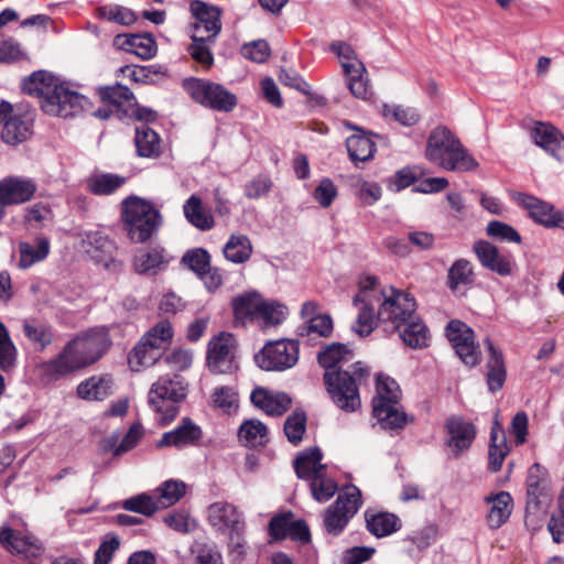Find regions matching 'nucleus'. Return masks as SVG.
<instances>
[{"label":"nucleus","mask_w":564,"mask_h":564,"mask_svg":"<svg viewBox=\"0 0 564 564\" xmlns=\"http://www.w3.org/2000/svg\"><path fill=\"white\" fill-rule=\"evenodd\" d=\"M358 285L354 297L359 311L355 332L360 336H368L378 322L397 329L416 314V302L411 294L392 286L380 288L376 276L365 275Z\"/></svg>","instance_id":"f257e3e1"},{"label":"nucleus","mask_w":564,"mask_h":564,"mask_svg":"<svg viewBox=\"0 0 564 564\" xmlns=\"http://www.w3.org/2000/svg\"><path fill=\"white\" fill-rule=\"evenodd\" d=\"M522 206L529 212L534 221L549 227L564 229V214L555 210L553 206L533 196H522Z\"/></svg>","instance_id":"b1692460"},{"label":"nucleus","mask_w":564,"mask_h":564,"mask_svg":"<svg viewBox=\"0 0 564 564\" xmlns=\"http://www.w3.org/2000/svg\"><path fill=\"white\" fill-rule=\"evenodd\" d=\"M306 430V416L304 412L294 411L284 423V433L288 440L297 445Z\"/></svg>","instance_id":"e2e57ef3"},{"label":"nucleus","mask_w":564,"mask_h":564,"mask_svg":"<svg viewBox=\"0 0 564 564\" xmlns=\"http://www.w3.org/2000/svg\"><path fill=\"white\" fill-rule=\"evenodd\" d=\"M289 311L284 304L275 301H267L262 297L258 319L261 327L280 325L288 316Z\"/></svg>","instance_id":"09e8293b"},{"label":"nucleus","mask_w":564,"mask_h":564,"mask_svg":"<svg viewBox=\"0 0 564 564\" xmlns=\"http://www.w3.org/2000/svg\"><path fill=\"white\" fill-rule=\"evenodd\" d=\"M239 438L248 446H261L268 441V429L259 420L245 421L239 429Z\"/></svg>","instance_id":"8fccbe9b"},{"label":"nucleus","mask_w":564,"mask_h":564,"mask_svg":"<svg viewBox=\"0 0 564 564\" xmlns=\"http://www.w3.org/2000/svg\"><path fill=\"white\" fill-rule=\"evenodd\" d=\"M187 387L176 375H165L152 383L148 402L161 424L173 421L178 413V403L185 399Z\"/></svg>","instance_id":"423d86ee"},{"label":"nucleus","mask_w":564,"mask_h":564,"mask_svg":"<svg viewBox=\"0 0 564 564\" xmlns=\"http://www.w3.org/2000/svg\"><path fill=\"white\" fill-rule=\"evenodd\" d=\"M126 183V178L110 173L94 174L87 181V187L96 195H110Z\"/></svg>","instance_id":"de8ad7c7"},{"label":"nucleus","mask_w":564,"mask_h":564,"mask_svg":"<svg viewBox=\"0 0 564 564\" xmlns=\"http://www.w3.org/2000/svg\"><path fill=\"white\" fill-rule=\"evenodd\" d=\"M113 44L119 50L135 54L142 59H149L156 53L155 42L148 34H119L115 37Z\"/></svg>","instance_id":"7c9ffc66"},{"label":"nucleus","mask_w":564,"mask_h":564,"mask_svg":"<svg viewBox=\"0 0 564 564\" xmlns=\"http://www.w3.org/2000/svg\"><path fill=\"white\" fill-rule=\"evenodd\" d=\"M191 11L196 21L193 24L192 40H213L219 33L221 26L220 12L216 7L195 0L191 3Z\"/></svg>","instance_id":"dca6fc26"},{"label":"nucleus","mask_w":564,"mask_h":564,"mask_svg":"<svg viewBox=\"0 0 564 564\" xmlns=\"http://www.w3.org/2000/svg\"><path fill=\"white\" fill-rule=\"evenodd\" d=\"M210 403L224 413L235 412L239 408V393L235 387L217 386L210 393Z\"/></svg>","instance_id":"c03bdc74"},{"label":"nucleus","mask_w":564,"mask_h":564,"mask_svg":"<svg viewBox=\"0 0 564 564\" xmlns=\"http://www.w3.org/2000/svg\"><path fill=\"white\" fill-rule=\"evenodd\" d=\"M424 156L445 171L468 172L478 166L459 139L446 127H436L430 132Z\"/></svg>","instance_id":"20e7f679"},{"label":"nucleus","mask_w":564,"mask_h":564,"mask_svg":"<svg viewBox=\"0 0 564 564\" xmlns=\"http://www.w3.org/2000/svg\"><path fill=\"white\" fill-rule=\"evenodd\" d=\"M88 246L86 251L97 263H101L107 270L119 268V263L115 259L117 247L113 241L95 234L88 237Z\"/></svg>","instance_id":"cd10ccee"},{"label":"nucleus","mask_w":564,"mask_h":564,"mask_svg":"<svg viewBox=\"0 0 564 564\" xmlns=\"http://www.w3.org/2000/svg\"><path fill=\"white\" fill-rule=\"evenodd\" d=\"M354 350L346 344L332 343L324 346L317 355V360L327 370H335L337 366L354 359Z\"/></svg>","instance_id":"c9c22d12"},{"label":"nucleus","mask_w":564,"mask_h":564,"mask_svg":"<svg viewBox=\"0 0 564 564\" xmlns=\"http://www.w3.org/2000/svg\"><path fill=\"white\" fill-rule=\"evenodd\" d=\"M262 296L256 292L245 293L232 300V311L237 321L242 324L257 321Z\"/></svg>","instance_id":"4c0bfd02"},{"label":"nucleus","mask_w":564,"mask_h":564,"mask_svg":"<svg viewBox=\"0 0 564 564\" xmlns=\"http://www.w3.org/2000/svg\"><path fill=\"white\" fill-rule=\"evenodd\" d=\"M473 282V267L465 259L457 260L448 271V285L452 290Z\"/></svg>","instance_id":"4d7b16f0"},{"label":"nucleus","mask_w":564,"mask_h":564,"mask_svg":"<svg viewBox=\"0 0 564 564\" xmlns=\"http://www.w3.org/2000/svg\"><path fill=\"white\" fill-rule=\"evenodd\" d=\"M250 399L256 408L262 410L268 415L280 416L292 404V400L286 393L260 387L251 392Z\"/></svg>","instance_id":"5701e85b"},{"label":"nucleus","mask_w":564,"mask_h":564,"mask_svg":"<svg viewBox=\"0 0 564 564\" xmlns=\"http://www.w3.org/2000/svg\"><path fill=\"white\" fill-rule=\"evenodd\" d=\"M172 259L162 247L142 248L133 258V270L138 274L154 276L166 270Z\"/></svg>","instance_id":"412c9836"},{"label":"nucleus","mask_w":564,"mask_h":564,"mask_svg":"<svg viewBox=\"0 0 564 564\" xmlns=\"http://www.w3.org/2000/svg\"><path fill=\"white\" fill-rule=\"evenodd\" d=\"M119 546L118 536L107 535L95 553L94 564H109Z\"/></svg>","instance_id":"774afa93"},{"label":"nucleus","mask_w":564,"mask_h":564,"mask_svg":"<svg viewBox=\"0 0 564 564\" xmlns=\"http://www.w3.org/2000/svg\"><path fill=\"white\" fill-rule=\"evenodd\" d=\"M445 426L448 434L447 445L458 456L471 445L476 435L475 427L459 416L449 417Z\"/></svg>","instance_id":"393cba45"},{"label":"nucleus","mask_w":564,"mask_h":564,"mask_svg":"<svg viewBox=\"0 0 564 564\" xmlns=\"http://www.w3.org/2000/svg\"><path fill=\"white\" fill-rule=\"evenodd\" d=\"M361 505V492L355 487H347L334 502L324 511V528L333 535H338Z\"/></svg>","instance_id":"ddd939ff"},{"label":"nucleus","mask_w":564,"mask_h":564,"mask_svg":"<svg viewBox=\"0 0 564 564\" xmlns=\"http://www.w3.org/2000/svg\"><path fill=\"white\" fill-rule=\"evenodd\" d=\"M50 253V241L46 238H36L33 241L20 242L19 245V268L29 269L37 262L47 258Z\"/></svg>","instance_id":"f704fd0d"},{"label":"nucleus","mask_w":564,"mask_h":564,"mask_svg":"<svg viewBox=\"0 0 564 564\" xmlns=\"http://www.w3.org/2000/svg\"><path fill=\"white\" fill-rule=\"evenodd\" d=\"M0 543L10 553L22 555L25 558L39 557L43 553V546L35 536L17 532L10 527L2 528Z\"/></svg>","instance_id":"aec40b11"},{"label":"nucleus","mask_w":564,"mask_h":564,"mask_svg":"<svg viewBox=\"0 0 564 564\" xmlns=\"http://www.w3.org/2000/svg\"><path fill=\"white\" fill-rule=\"evenodd\" d=\"M382 117L390 121L399 122L405 127H412L420 120V115L414 108L400 105H382L380 109Z\"/></svg>","instance_id":"3c124183"},{"label":"nucleus","mask_w":564,"mask_h":564,"mask_svg":"<svg viewBox=\"0 0 564 564\" xmlns=\"http://www.w3.org/2000/svg\"><path fill=\"white\" fill-rule=\"evenodd\" d=\"M330 50L339 58L344 73L357 74L360 69L364 70V63L358 59L355 51L349 44L344 42H334L330 44Z\"/></svg>","instance_id":"603ef678"},{"label":"nucleus","mask_w":564,"mask_h":564,"mask_svg":"<svg viewBox=\"0 0 564 564\" xmlns=\"http://www.w3.org/2000/svg\"><path fill=\"white\" fill-rule=\"evenodd\" d=\"M225 258L232 263H245L252 254L250 239L242 234H234L229 237L223 249Z\"/></svg>","instance_id":"a19ab883"},{"label":"nucleus","mask_w":564,"mask_h":564,"mask_svg":"<svg viewBox=\"0 0 564 564\" xmlns=\"http://www.w3.org/2000/svg\"><path fill=\"white\" fill-rule=\"evenodd\" d=\"M299 344L292 339L268 341L256 355L257 365L265 371H284L299 361Z\"/></svg>","instance_id":"f8f14e48"},{"label":"nucleus","mask_w":564,"mask_h":564,"mask_svg":"<svg viewBox=\"0 0 564 564\" xmlns=\"http://www.w3.org/2000/svg\"><path fill=\"white\" fill-rule=\"evenodd\" d=\"M369 375V368L361 361L355 362L350 371L327 370L324 379L333 402L347 412L359 409L361 401L358 384L366 380Z\"/></svg>","instance_id":"39448f33"},{"label":"nucleus","mask_w":564,"mask_h":564,"mask_svg":"<svg viewBox=\"0 0 564 564\" xmlns=\"http://www.w3.org/2000/svg\"><path fill=\"white\" fill-rule=\"evenodd\" d=\"M489 446V468L498 471L508 454L503 429L496 422L491 429Z\"/></svg>","instance_id":"79ce46f5"},{"label":"nucleus","mask_w":564,"mask_h":564,"mask_svg":"<svg viewBox=\"0 0 564 564\" xmlns=\"http://www.w3.org/2000/svg\"><path fill=\"white\" fill-rule=\"evenodd\" d=\"M368 530L378 538H383L397 532L401 527L400 519L389 512H366Z\"/></svg>","instance_id":"ea45409f"},{"label":"nucleus","mask_w":564,"mask_h":564,"mask_svg":"<svg viewBox=\"0 0 564 564\" xmlns=\"http://www.w3.org/2000/svg\"><path fill=\"white\" fill-rule=\"evenodd\" d=\"M539 471L540 468L533 466L527 481L525 524L532 529L540 527L552 500L550 484L538 475Z\"/></svg>","instance_id":"9b49d317"},{"label":"nucleus","mask_w":564,"mask_h":564,"mask_svg":"<svg viewBox=\"0 0 564 564\" xmlns=\"http://www.w3.org/2000/svg\"><path fill=\"white\" fill-rule=\"evenodd\" d=\"M98 15L107 21L116 22L121 25H131L137 20L132 10L118 4H110L99 8Z\"/></svg>","instance_id":"052dcab7"},{"label":"nucleus","mask_w":564,"mask_h":564,"mask_svg":"<svg viewBox=\"0 0 564 564\" xmlns=\"http://www.w3.org/2000/svg\"><path fill=\"white\" fill-rule=\"evenodd\" d=\"M486 232L489 237L507 242H521V236L519 232L506 223L492 220L488 223Z\"/></svg>","instance_id":"69168bd1"},{"label":"nucleus","mask_w":564,"mask_h":564,"mask_svg":"<svg viewBox=\"0 0 564 564\" xmlns=\"http://www.w3.org/2000/svg\"><path fill=\"white\" fill-rule=\"evenodd\" d=\"M111 345L105 327L91 328L73 338L53 359L36 366L44 381L58 380L96 362Z\"/></svg>","instance_id":"f03ea898"},{"label":"nucleus","mask_w":564,"mask_h":564,"mask_svg":"<svg viewBox=\"0 0 564 564\" xmlns=\"http://www.w3.org/2000/svg\"><path fill=\"white\" fill-rule=\"evenodd\" d=\"M1 139L4 143L17 145L26 141L32 134L31 120L21 113H13L11 104H0Z\"/></svg>","instance_id":"2eb2a0df"},{"label":"nucleus","mask_w":564,"mask_h":564,"mask_svg":"<svg viewBox=\"0 0 564 564\" xmlns=\"http://www.w3.org/2000/svg\"><path fill=\"white\" fill-rule=\"evenodd\" d=\"M345 126L357 132L346 140V147L350 160L354 162H366L371 160L376 152V143L372 138L349 122H345Z\"/></svg>","instance_id":"c85d7f7f"},{"label":"nucleus","mask_w":564,"mask_h":564,"mask_svg":"<svg viewBox=\"0 0 564 564\" xmlns=\"http://www.w3.org/2000/svg\"><path fill=\"white\" fill-rule=\"evenodd\" d=\"M489 506L487 513V523L491 529H498L507 522L513 509V499L507 491H500L496 495L486 497Z\"/></svg>","instance_id":"c756f323"},{"label":"nucleus","mask_w":564,"mask_h":564,"mask_svg":"<svg viewBox=\"0 0 564 564\" xmlns=\"http://www.w3.org/2000/svg\"><path fill=\"white\" fill-rule=\"evenodd\" d=\"M209 524L218 531L228 534L241 533L243 522L237 508L228 502L218 501L207 509Z\"/></svg>","instance_id":"6ab92c4d"},{"label":"nucleus","mask_w":564,"mask_h":564,"mask_svg":"<svg viewBox=\"0 0 564 564\" xmlns=\"http://www.w3.org/2000/svg\"><path fill=\"white\" fill-rule=\"evenodd\" d=\"M156 501L161 508H169L177 503L186 492V484L182 480L170 479L155 490Z\"/></svg>","instance_id":"49530a36"},{"label":"nucleus","mask_w":564,"mask_h":564,"mask_svg":"<svg viewBox=\"0 0 564 564\" xmlns=\"http://www.w3.org/2000/svg\"><path fill=\"white\" fill-rule=\"evenodd\" d=\"M123 508L126 510L138 512L143 516H152L160 507L156 499L149 495L141 494L123 501Z\"/></svg>","instance_id":"0e129e2a"},{"label":"nucleus","mask_w":564,"mask_h":564,"mask_svg":"<svg viewBox=\"0 0 564 564\" xmlns=\"http://www.w3.org/2000/svg\"><path fill=\"white\" fill-rule=\"evenodd\" d=\"M194 351L189 348L176 347L164 358V361L174 370L184 371L191 368Z\"/></svg>","instance_id":"338daca9"},{"label":"nucleus","mask_w":564,"mask_h":564,"mask_svg":"<svg viewBox=\"0 0 564 564\" xmlns=\"http://www.w3.org/2000/svg\"><path fill=\"white\" fill-rule=\"evenodd\" d=\"M484 345L489 354L487 360V383L490 391L500 390L506 380V368L502 352L498 350L489 338L484 340Z\"/></svg>","instance_id":"473e14b6"},{"label":"nucleus","mask_w":564,"mask_h":564,"mask_svg":"<svg viewBox=\"0 0 564 564\" xmlns=\"http://www.w3.org/2000/svg\"><path fill=\"white\" fill-rule=\"evenodd\" d=\"M310 481L313 498L318 502L329 500L337 491V484L326 473L319 474Z\"/></svg>","instance_id":"bf43d9fd"},{"label":"nucleus","mask_w":564,"mask_h":564,"mask_svg":"<svg viewBox=\"0 0 564 564\" xmlns=\"http://www.w3.org/2000/svg\"><path fill=\"white\" fill-rule=\"evenodd\" d=\"M187 221L199 230H209L214 227V217L199 196L192 195L183 205Z\"/></svg>","instance_id":"72a5a7b5"},{"label":"nucleus","mask_w":564,"mask_h":564,"mask_svg":"<svg viewBox=\"0 0 564 564\" xmlns=\"http://www.w3.org/2000/svg\"><path fill=\"white\" fill-rule=\"evenodd\" d=\"M183 87L197 104L220 112H230L237 106L235 94L223 85L199 78H187Z\"/></svg>","instance_id":"1a4fd4ad"},{"label":"nucleus","mask_w":564,"mask_h":564,"mask_svg":"<svg viewBox=\"0 0 564 564\" xmlns=\"http://www.w3.org/2000/svg\"><path fill=\"white\" fill-rule=\"evenodd\" d=\"M23 333L26 338L40 350H44L53 341V334L51 329L45 325L25 322L23 324Z\"/></svg>","instance_id":"6e6d98bb"},{"label":"nucleus","mask_w":564,"mask_h":564,"mask_svg":"<svg viewBox=\"0 0 564 564\" xmlns=\"http://www.w3.org/2000/svg\"><path fill=\"white\" fill-rule=\"evenodd\" d=\"M33 180L22 176H8L0 180V207L20 205L32 199L36 192Z\"/></svg>","instance_id":"a211bd4d"},{"label":"nucleus","mask_w":564,"mask_h":564,"mask_svg":"<svg viewBox=\"0 0 564 564\" xmlns=\"http://www.w3.org/2000/svg\"><path fill=\"white\" fill-rule=\"evenodd\" d=\"M163 522L180 533H189L197 528V522L185 510H174L163 518Z\"/></svg>","instance_id":"680f3d73"},{"label":"nucleus","mask_w":564,"mask_h":564,"mask_svg":"<svg viewBox=\"0 0 564 564\" xmlns=\"http://www.w3.org/2000/svg\"><path fill=\"white\" fill-rule=\"evenodd\" d=\"M143 435L142 426L139 423L133 424L123 436L119 445H116L117 437H108L102 441V449L111 452L115 456H119L132 449Z\"/></svg>","instance_id":"a18cd8bd"},{"label":"nucleus","mask_w":564,"mask_h":564,"mask_svg":"<svg viewBox=\"0 0 564 564\" xmlns=\"http://www.w3.org/2000/svg\"><path fill=\"white\" fill-rule=\"evenodd\" d=\"M294 467L297 477L305 480H312L326 470V466L322 464V453L317 448L307 449L299 455Z\"/></svg>","instance_id":"e433bc0d"},{"label":"nucleus","mask_w":564,"mask_h":564,"mask_svg":"<svg viewBox=\"0 0 564 564\" xmlns=\"http://www.w3.org/2000/svg\"><path fill=\"white\" fill-rule=\"evenodd\" d=\"M474 251L480 263L499 275H509L512 272V262L500 254L498 249L488 241H477Z\"/></svg>","instance_id":"a878e982"},{"label":"nucleus","mask_w":564,"mask_h":564,"mask_svg":"<svg viewBox=\"0 0 564 564\" xmlns=\"http://www.w3.org/2000/svg\"><path fill=\"white\" fill-rule=\"evenodd\" d=\"M122 221L130 239L142 243L159 229L161 215L150 202L131 196L122 202Z\"/></svg>","instance_id":"6e6552de"},{"label":"nucleus","mask_w":564,"mask_h":564,"mask_svg":"<svg viewBox=\"0 0 564 564\" xmlns=\"http://www.w3.org/2000/svg\"><path fill=\"white\" fill-rule=\"evenodd\" d=\"M174 336V329L170 321L161 319L154 324L143 336L147 341L153 344L159 350L169 345Z\"/></svg>","instance_id":"5fc2aeb1"},{"label":"nucleus","mask_w":564,"mask_h":564,"mask_svg":"<svg viewBox=\"0 0 564 564\" xmlns=\"http://www.w3.org/2000/svg\"><path fill=\"white\" fill-rule=\"evenodd\" d=\"M531 141L557 161H564V134L549 122L536 121L529 129Z\"/></svg>","instance_id":"f3484780"},{"label":"nucleus","mask_w":564,"mask_h":564,"mask_svg":"<svg viewBox=\"0 0 564 564\" xmlns=\"http://www.w3.org/2000/svg\"><path fill=\"white\" fill-rule=\"evenodd\" d=\"M22 88L28 95L39 98L43 111L54 117L76 116L89 105L84 95L46 70L34 72L24 79Z\"/></svg>","instance_id":"7ed1b4c3"},{"label":"nucleus","mask_w":564,"mask_h":564,"mask_svg":"<svg viewBox=\"0 0 564 564\" xmlns=\"http://www.w3.org/2000/svg\"><path fill=\"white\" fill-rule=\"evenodd\" d=\"M159 356L160 350L153 347V344H150L141 337L139 343L130 351L128 362L132 371H140L143 368L154 365Z\"/></svg>","instance_id":"58836bf2"},{"label":"nucleus","mask_w":564,"mask_h":564,"mask_svg":"<svg viewBox=\"0 0 564 564\" xmlns=\"http://www.w3.org/2000/svg\"><path fill=\"white\" fill-rule=\"evenodd\" d=\"M202 436V429L191 419L186 417L175 429L165 432L158 441L156 447H176L181 449L197 445Z\"/></svg>","instance_id":"4be33fe9"},{"label":"nucleus","mask_w":564,"mask_h":564,"mask_svg":"<svg viewBox=\"0 0 564 564\" xmlns=\"http://www.w3.org/2000/svg\"><path fill=\"white\" fill-rule=\"evenodd\" d=\"M446 336L465 365L474 367L479 362L480 352L475 345V336L470 327L462 321L453 319L446 326Z\"/></svg>","instance_id":"4468645a"},{"label":"nucleus","mask_w":564,"mask_h":564,"mask_svg":"<svg viewBox=\"0 0 564 564\" xmlns=\"http://www.w3.org/2000/svg\"><path fill=\"white\" fill-rule=\"evenodd\" d=\"M18 349L7 326L0 321V369L11 370L17 361Z\"/></svg>","instance_id":"864d4df0"},{"label":"nucleus","mask_w":564,"mask_h":564,"mask_svg":"<svg viewBox=\"0 0 564 564\" xmlns=\"http://www.w3.org/2000/svg\"><path fill=\"white\" fill-rule=\"evenodd\" d=\"M400 398L401 390L394 379L384 375L377 377L372 412L386 430L403 429L406 424V415L400 408Z\"/></svg>","instance_id":"0eeeda50"},{"label":"nucleus","mask_w":564,"mask_h":564,"mask_svg":"<svg viewBox=\"0 0 564 564\" xmlns=\"http://www.w3.org/2000/svg\"><path fill=\"white\" fill-rule=\"evenodd\" d=\"M403 343L414 349H422L429 346V329L421 317L415 314L400 325L397 329Z\"/></svg>","instance_id":"2f4dec72"},{"label":"nucleus","mask_w":564,"mask_h":564,"mask_svg":"<svg viewBox=\"0 0 564 564\" xmlns=\"http://www.w3.org/2000/svg\"><path fill=\"white\" fill-rule=\"evenodd\" d=\"M113 392V380L109 375L93 376L82 381L76 389L77 397L86 401H102Z\"/></svg>","instance_id":"bb28decb"},{"label":"nucleus","mask_w":564,"mask_h":564,"mask_svg":"<svg viewBox=\"0 0 564 564\" xmlns=\"http://www.w3.org/2000/svg\"><path fill=\"white\" fill-rule=\"evenodd\" d=\"M135 147L140 156H158L161 149L160 138L154 130L142 124L135 129Z\"/></svg>","instance_id":"37998d69"},{"label":"nucleus","mask_w":564,"mask_h":564,"mask_svg":"<svg viewBox=\"0 0 564 564\" xmlns=\"http://www.w3.org/2000/svg\"><path fill=\"white\" fill-rule=\"evenodd\" d=\"M238 343L228 332L210 337L206 346V368L213 375H230L238 369Z\"/></svg>","instance_id":"9d476101"},{"label":"nucleus","mask_w":564,"mask_h":564,"mask_svg":"<svg viewBox=\"0 0 564 564\" xmlns=\"http://www.w3.org/2000/svg\"><path fill=\"white\" fill-rule=\"evenodd\" d=\"M347 76V86L351 94L361 100H368L372 96V89L367 76V69L359 70L357 74L345 73Z\"/></svg>","instance_id":"13d9d810"}]
</instances>
